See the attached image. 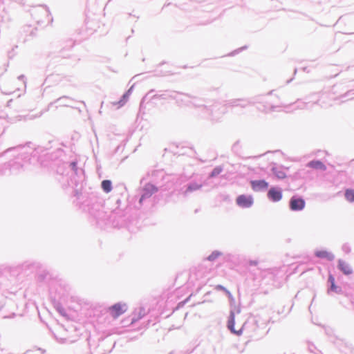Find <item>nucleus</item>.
<instances>
[{"mask_svg":"<svg viewBox=\"0 0 354 354\" xmlns=\"http://www.w3.org/2000/svg\"><path fill=\"white\" fill-rule=\"evenodd\" d=\"M3 153L12 158L0 166V174L3 175L17 174L23 171L28 164L39 163L40 165L46 167L48 162H55L64 155L62 149L50 151L41 147L35 148L30 142L8 148Z\"/></svg>","mask_w":354,"mask_h":354,"instance_id":"1","label":"nucleus"},{"mask_svg":"<svg viewBox=\"0 0 354 354\" xmlns=\"http://www.w3.org/2000/svg\"><path fill=\"white\" fill-rule=\"evenodd\" d=\"M75 196H77L80 208L82 209L83 211L88 212L95 219L97 225H106L111 222V220L115 218L116 215L119 214L118 209H114L108 216L107 212L104 211L102 200L93 194L87 196L85 200V196L82 193L79 194L77 191H75Z\"/></svg>","mask_w":354,"mask_h":354,"instance_id":"2","label":"nucleus"},{"mask_svg":"<svg viewBox=\"0 0 354 354\" xmlns=\"http://www.w3.org/2000/svg\"><path fill=\"white\" fill-rule=\"evenodd\" d=\"M274 90H272L266 94L257 95L250 98H237L227 100L226 105L229 107H237L246 108L248 106H252L256 104H259L261 106H257V109L265 113L270 111H276L278 107H285V104L279 103L274 104V101H270L266 100L267 97L272 95Z\"/></svg>","mask_w":354,"mask_h":354,"instance_id":"3","label":"nucleus"},{"mask_svg":"<svg viewBox=\"0 0 354 354\" xmlns=\"http://www.w3.org/2000/svg\"><path fill=\"white\" fill-rule=\"evenodd\" d=\"M199 107L207 114V118L214 122L218 121L224 113L223 106L218 102H215L209 107L205 105H200Z\"/></svg>","mask_w":354,"mask_h":354,"instance_id":"4","label":"nucleus"},{"mask_svg":"<svg viewBox=\"0 0 354 354\" xmlns=\"http://www.w3.org/2000/svg\"><path fill=\"white\" fill-rule=\"evenodd\" d=\"M169 96L171 99L176 100L177 103H181L185 105L193 104L195 106H200V104L197 103L198 100L188 94L171 91Z\"/></svg>","mask_w":354,"mask_h":354,"instance_id":"5","label":"nucleus"},{"mask_svg":"<svg viewBox=\"0 0 354 354\" xmlns=\"http://www.w3.org/2000/svg\"><path fill=\"white\" fill-rule=\"evenodd\" d=\"M158 191V188L153 184L147 183L140 190V196H138L139 206L141 207L143 203L151 197V196Z\"/></svg>","mask_w":354,"mask_h":354,"instance_id":"6","label":"nucleus"},{"mask_svg":"<svg viewBox=\"0 0 354 354\" xmlns=\"http://www.w3.org/2000/svg\"><path fill=\"white\" fill-rule=\"evenodd\" d=\"M306 202L304 199L299 196L294 195L289 201V208L293 212H299L304 209Z\"/></svg>","mask_w":354,"mask_h":354,"instance_id":"7","label":"nucleus"},{"mask_svg":"<svg viewBox=\"0 0 354 354\" xmlns=\"http://www.w3.org/2000/svg\"><path fill=\"white\" fill-rule=\"evenodd\" d=\"M127 310L126 304L116 303L109 308V313L113 318H118Z\"/></svg>","mask_w":354,"mask_h":354,"instance_id":"8","label":"nucleus"},{"mask_svg":"<svg viewBox=\"0 0 354 354\" xmlns=\"http://www.w3.org/2000/svg\"><path fill=\"white\" fill-rule=\"evenodd\" d=\"M236 203L241 208H249L252 206L254 198L251 195L241 194L236 197Z\"/></svg>","mask_w":354,"mask_h":354,"instance_id":"9","label":"nucleus"},{"mask_svg":"<svg viewBox=\"0 0 354 354\" xmlns=\"http://www.w3.org/2000/svg\"><path fill=\"white\" fill-rule=\"evenodd\" d=\"M267 196L270 201L278 202L282 198V190L278 187H271L268 191Z\"/></svg>","mask_w":354,"mask_h":354,"instance_id":"10","label":"nucleus"},{"mask_svg":"<svg viewBox=\"0 0 354 354\" xmlns=\"http://www.w3.org/2000/svg\"><path fill=\"white\" fill-rule=\"evenodd\" d=\"M251 188L254 192H264L268 187L269 183L265 180H253L250 181Z\"/></svg>","mask_w":354,"mask_h":354,"instance_id":"11","label":"nucleus"},{"mask_svg":"<svg viewBox=\"0 0 354 354\" xmlns=\"http://www.w3.org/2000/svg\"><path fill=\"white\" fill-rule=\"evenodd\" d=\"M341 352L345 354H349L353 352V346L351 344L346 342L344 339L337 338L334 342Z\"/></svg>","mask_w":354,"mask_h":354,"instance_id":"12","label":"nucleus"},{"mask_svg":"<svg viewBox=\"0 0 354 354\" xmlns=\"http://www.w3.org/2000/svg\"><path fill=\"white\" fill-rule=\"evenodd\" d=\"M328 283L329 284L327 293L330 295L332 292L337 294H342L343 290L340 286L335 284V277L332 274H329L328 278Z\"/></svg>","mask_w":354,"mask_h":354,"instance_id":"13","label":"nucleus"},{"mask_svg":"<svg viewBox=\"0 0 354 354\" xmlns=\"http://www.w3.org/2000/svg\"><path fill=\"white\" fill-rule=\"evenodd\" d=\"M235 324V312L234 310L231 309L230 313V316L228 317L227 321V328L230 330L231 333L236 335H241L242 333V329L241 328L239 330H236L234 328Z\"/></svg>","mask_w":354,"mask_h":354,"instance_id":"14","label":"nucleus"},{"mask_svg":"<svg viewBox=\"0 0 354 354\" xmlns=\"http://www.w3.org/2000/svg\"><path fill=\"white\" fill-rule=\"evenodd\" d=\"M337 268L346 275L353 273V269L350 264L342 259L338 260Z\"/></svg>","mask_w":354,"mask_h":354,"instance_id":"15","label":"nucleus"},{"mask_svg":"<svg viewBox=\"0 0 354 354\" xmlns=\"http://www.w3.org/2000/svg\"><path fill=\"white\" fill-rule=\"evenodd\" d=\"M64 166H66L70 169L72 175L75 174L79 178H81L82 176H84V171L82 169H79L77 167V162L73 161L71 162L64 163Z\"/></svg>","mask_w":354,"mask_h":354,"instance_id":"16","label":"nucleus"},{"mask_svg":"<svg viewBox=\"0 0 354 354\" xmlns=\"http://www.w3.org/2000/svg\"><path fill=\"white\" fill-rule=\"evenodd\" d=\"M271 171L279 179H283L286 177V174L283 171V167L281 166L277 165L275 163H274L272 166Z\"/></svg>","mask_w":354,"mask_h":354,"instance_id":"17","label":"nucleus"},{"mask_svg":"<svg viewBox=\"0 0 354 354\" xmlns=\"http://www.w3.org/2000/svg\"><path fill=\"white\" fill-rule=\"evenodd\" d=\"M203 185L198 183L194 181H192L189 183L185 186V190L184 191V194L187 196L188 194L195 192L196 190L200 189L202 187Z\"/></svg>","mask_w":354,"mask_h":354,"instance_id":"18","label":"nucleus"},{"mask_svg":"<svg viewBox=\"0 0 354 354\" xmlns=\"http://www.w3.org/2000/svg\"><path fill=\"white\" fill-rule=\"evenodd\" d=\"M315 255L317 258L326 259L330 261H333L335 259V255L326 250H317L315 252Z\"/></svg>","mask_w":354,"mask_h":354,"instance_id":"19","label":"nucleus"},{"mask_svg":"<svg viewBox=\"0 0 354 354\" xmlns=\"http://www.w3.org/2000/svg\"><path fill=\"white\" fill-rule=\"evenodd\" d=\"M133 89V86H131L126 93H124L122 96L121 97L120 100L118 102H113V106H118V109L120 108V107H122L123 106L125 103L127 102L129 97V95L131 93V91Z\"/></svg>","mask_w":354,"mask_h":354,"instance_id":"20","label":"nucleus"},{"mask_svg":"<svg viewBox=\"0 0 354 354\" xmlns=\"http://www.w3.org/2000/svg\"><path fill=\"white\" fill-rule=\"evenodd\" d=\"M306 166L317 170L325 171L326 169V165L319 160L310 161Z\"/></svg>","mask_w":354,"mask_h":354,"instance_id":"21","label":"nucleus"},{"mask_svg":"<svg viewBox=\"0 0 354 354\" xmlns=\"http://www.w3.org/2000/svg\"><path fill=\"white\" fill-rule=\"evenodd\" d=\"M72 101H73V100L71 97L64 95V96L60 97L57 98V100H55L50 104H58L59 106H69V102H72Z\"/></svg>","mask_w":354,"mask_h":354,"instance_id":"22","label":"nucleus"},{"mask_svg":"<svg viewBox=\"0 0 354 354\" xmlns=\"http://www.w3.org/2000/svg\"><path fill=\"white\" fill-rule=\"evenodd\" d=\"M101 187L105 193H109L112 190V183L110 180H104L101 183Z\"/></svg>","mask_w":354,"mask_h":354,"instance_id":"23","label":"nucleus"},{"mask_svg":"<svg viewBox=\"0 0 354 354\" xmlns=\"http://www.w3.org/2000/svg\"><path fill=\"white\" fill-rule=\"evenodd\" d=\"M37 14H43L45 16H48L50 15V11L46 6H41L33 11L32 15H36Z\"/></svg>","mask_w":354,"mask_h":354,"instance_id":"24","label":"nucleus"},{"mask_svg":"<svg viewBox=\"0 0 354 354\" xmlns=\"http://www.w3.org/2000/svg\"><path fill=\"white\" fill-rule=\"evenodd\" d=\"M344 196L348 202H350V203L354 202V189H346L345 190Z\"/></svg>","mask_w":354,"mask_h":354,"instance_id":"25","label":"nucleus"},{"mask_svg":"<svg viewBox=\"0 0 354 354\" xmlns=\"http://www.w3.org/2000/svg\"><path fill=\"white\" fill-rule=\"evenodd\" d=\"M69 57V54L66 53V50L65 49L60 50L57 54L52 55V59H57L59 57L67 58Z\"/></svg>","mask_w":354,"mask_h":354,"instance_id":"26","label":"nucleus"},{"mask_svg":"<svg viewBox=\"0 0 354 354\" xmlns=\"http://www.w3.org/2000/svg\"><path fill=\"white\" fill-rule=\"evenodd\" d=\"M223 167L216 166L213 169L211 173L209 174V178H214L218 176L223 171Z\"/></svg>","mask_w":354,"mask_h":354,"instance_id":"27","label":"nucleus"},{"mask_svg":"<svg viewBox=\"0 0 354 354\" xmlns=\"http://www.w3.org/2000/svg\"><path fill=\"white\" fill-rule=\"evenodd\" d=\"M221 255L222 253L221 252L218 250H214L207 257V259L209 261H214Z\"/></svg>","mask_w":354,"mask_h":354,"instance_id":"28","label":"nucleus"},{"mask_svg":"<svg viewBox=\"0 0 354 354\" xmlns=\"http://www.w3.org/2000/svg\"><path fill=\"white\" fill-rule=\"evenodd\" d=\"M170 92L171 91H169V92L166 91L165 93H162V94H159V95L156 94L152 96V98L153 99H164V100L171 98V97L169 96Z\"/></svg>","mask_w":354,"mask_h":354,"instance_id":"29","label":"nucleus"},{"mask_svg":"<svg viewBox=\"0 0 354 354\" xmlns=\"http://www.w3.org/2000/svg\"><path fill=\"white\" fill-rule=\"evenodd\" d=\"M354 90H349L346 92L344 94L339 97L340 99H343L345 97H349V99L352 100L354 98Z\"/></svg>","mask_w":354,"mask_h":354,"instance_id":"30","label":"nucleus"},{"mask_svg":"<svg viewBox=\"0 0 354 354\" xmlns=\"http://www.w3.org/2000/svg\"><path fill=\"white\" fill-rule=\"evenodd\" d=\"M308 349L311 353L315 354H323L322 352L320 350L317 349L314 344H309Z\"/></svg>","mask_w":354,"mask_h":354,"instance_id":"31","label":"nucleus"},{"mask_svg":"<svg viewBox=\"0 0 354 354\" xmlns=\"http://www.w3.org/2000/svg\"><path fill=\"white\" fill-rule=\"evenodd\" d=\"M216 289L218 290L224 291L230 298H232V295L231 292L227 289H226L224 286H223L222 285H217L216 287Z\"/></svg>","mask_w":354,"mask_h":354,"instance_id":"32","label":"nucleus"},{"mask_svg":"<svg viewBox=\"0 0 354 354\" xmlns=\"http://www.w3.org/2000/svg\"><path fill=\"white\" fill-rule=\"evenodd\" d=\"M5 303H6V298L3 297V295L0 294V313L3 310V308L5 306Z\"/></svg>","mask_w":354,"mask_h":354,"instance_id":"33","label":"nucleus"},{"mask_svg":"<svg viewBox=\"0 0 354 354\" xmlns=\"http://www.w3.org/2000/svg\"><path fill=\"white\" fill-rule=\"evenodd\" d=\"M145 313V309L143 308H141L140 309V313H139V315H138V319L142 318L144 316Z\"/></svg>","mask_w":354,"mask_h":354,"instance_id":"34","label":"nucleus"},{"mask_svg":"<svg viewBox=\"0 0 354 354\" xmlns=\"http://www.w3.org/2000/svg\"><path fill=\"white\" fill-rule=\"evenodd\" d=\"M246 48H247V46H243V47H242V48H239V49H238V50H234V51L232 53V55H235V54H236V53H239V52H240V51H241L242 50H243V49H246Z\"/></svg>","mask_w":354,"mask_h":354,"instance_id":"35","label":"nucleus"},{"mask_svg":"<svg viewBox=\"0 0 354 354\" xmlns=\"http://www.w3.org/2000/svg\"><path fill=\"white\" fill-rule=\"evenodd\" d=\"M18 79H19V80H22V81H23L24 84L26 86V81H25V76H24V75H19V76L18 77Z\"/></svg>","mask_w":354,"mask_h":354,"instance_id":"36","label":"nucleus"},{"mask_svg":"<svg viewBox=\"0 0 354 354\" xmlns=\"http://www.w3.org/2000/svg\"><path fill=\"white\" fill-rule=\"evenodd\" d=\"M310 107H311V105H310V102H305V103H304V105H303L301 108V109H303V108H307V109H308V108H310Z\"/></svg>","mask_w":354,"mask_h":354,"instance_id":"37","label":"nucleus"},{"mask_svg":"<svg viewBox=\"0 0 354 354\" xmlns=\"http://www.w3.org/2000/svg\"><path fill=\"white\" fill-rule=\"evenodd\" d=\"M325 331L327 335L330 336L332 335L331 329H325Z\"/></svg>","mask_w":354,"mask_h":354,"instance_id":"38","label":"nucleus"},{"mask_svg":"<svg viewBox=\"0 0 354 354\" xmlns=\"http://www.w3.org/2000/svg\"><path fill=\"white\" fill-rule=\"evenodd\" d=\"M258 263V262L257 261H250V266H257Z\"/></svg>","mask_w":354,"mask_h":354,"instance_id":"39","label":"nucleus"},{"mask_svg":"<svg viewBox=\"0 0 354 354\" xmlns=\"http://www.w3.org/2000/svg\"><path fill=\"white\" fill-rule=\"evenodd\" d=\"M115 203L118 205V207H119L121 203V200L120 198H117L115 200Z\"/></svg>","mask_w":354,"mask_h":354,"instance_id":"40","label":"nucleus"},{"mask_svg":"<svg viewBox=\"0 0 354 354\" xmlns=\"http://www.w3.org/2000/svg\"><path fill=\"white\" fill-rule=\"evenodd\" d=\"M168 74H169L168 72H165V73H158L157 75L165 76V75H167Z\"/></svg>","mask_w":354,"mask_h":354,"instance_id":"41","label":"nucleus"},{"mask_svg":"<svg viewBox=\"0 0 354 354\" xmlns=\"http://www.w3.org/2000/svg\"><path fill=\"white\" fill-rule=\"evenodd\" d=\"M0 354H6V352H4L3 349H0Z\"/></svg>","mask_w":354,"mask_h":354,"instance_id":"42","label":"nucleus"},{"mask_svg":"<svg viewBox=\"0 0 354 354\" xmlns=\"http://www.w3.org/2000/svg\"><path fill=\"white\" fill-rule=\"evenodd\" d=\"M154 91V90H151L150 91L148 92V93L146 95V96L150 95L151 93H153Z\"/></svg>","mask_w":354,"mask_h":354,"instance_id":"43","label":"nucleus"},{"mask_svg":"<svg viewBox=\"0 0 354 354\" xmlns=\"http://www.w3.org/2000/svg\"><path fill=\"white\" fill-rule=\"evenodd\" d=\"M240 312H241V309H240L239 308H238L236 309V313H238V314H239V313H240Z\"/></svg>","mask_w":354,"mask_h":354,"instance_id":"44","label":"nucleus"},{"mask_svg":"<svg viewBox=\"0 0 354 354\" xmlns=\"http://www.w3.org/2000/svg\"><path fill=\"white\" fill-rule=\"evenodd\" d=\"M58 310H59V312L62 315H63V313H62V310H63L58 309Z\"/></svg>","mask_w":354,"mask_h":354,"instance_id":"45","label":"nucleus"},{"mask_svg":"<svg viewBox=\"0 0 354 354\" xmlns=\"http://www.w3.org/2000/svg\"><path fill=\"white\" fill-rule=\"evenodd\" d=\"M292 79H290V80H288V81H287V83L290 82L292 81Z\"/></svg>","mask_w":354,"mask_h":354,"instance_id":"46","label":"nucleus"},{"mask_svg":"<svg viewBox=\"0 0 354 354\" xmlns=\"http://www.w3.org/2000/svg\"><path fill=\"white\" fill-rule=\"evenodd\" d=\"M296 73H297V69H295L294 74H295Z\"/></svg>","mask_w":354,"mask_h":354,"instance_id":"47","label":"nucleus"},{"mask_svg":"<svg viewBox=\"0 0 354 354\" xmlns=\"http://www.w3.org/2000/svg\"><path fill=\"white\" fill-rule=\"evenodd\" d=\"M1 316H2L3 317H6V315H1Z\"/></svg>","mask_w":354,"mask_h":354,"instance_id":"48","label":"nucleus"},{"mask_svg":"<svg viewBox=\"0 0 354 354\" xmlns=\"http://www.w3.org/2000/svg\"><path fill=\"white\" fill-rule=\"evenodd\" d=\"M349 34H350V35H353V34H354V32H351V33H349Z\"/></svg>","mask_w":354,"mask_h":354,"instance_id":"49","label":"nucleus"},{"mask_svg":"<svg viewBox=\"0 0 354 354\" xmlns=\"http://www.w3.org/2000/svg\"><path fill=\"white\" fill-rule=\"evenodd\" d=\"M169 354H173L172 353H170Z\"/></svg>","mask_w":354,"mask_h":354,"instance_id":"50","label":"nucleus"}]
</instances>
